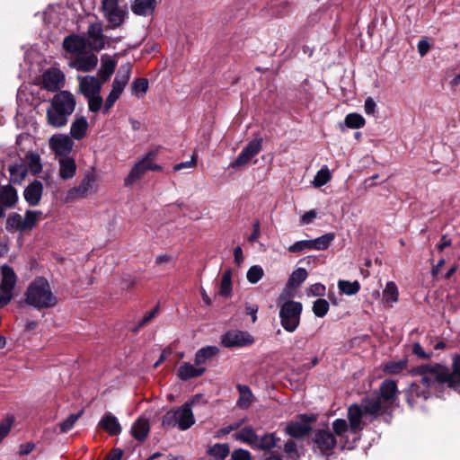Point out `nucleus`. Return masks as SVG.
Returning <instances> with one entry per match:
<instances>
[{
  "instance_id": "obj_1",
  "label": "nucleus",
  "mask_w": 460,
  "mask_h": 460,
  "mask_svg": "<svg viewBox=\"0 0 460 460\" xmlns=\"http://www.w3.org/2000/svg\"><path fill=\"white\" fill-rule=\"evenodd\" d=\"M397 385L394 380H385L379 388L364 396L360 403H353L348 408V420L350 432L356 434L363 430L367 421H373L378 416L390 411L397 400Z\"/></svg>"
},
{
  "instance_id": "obj_2",
  "label": "nucleus",
  "mask_w": 460,
  "mask_h": 460,
  "mask_svg": "<svg viewBox=\"0 0 460 460\" xmlns=\"http://www.w3.org/2000/svg\"><path fill=\"white\" fill-rule=\"evenodd\" d=\"M433 364H421L410 370L415 380L405 391L406 401L411 408H420L422 403L431 396V389L442 384V372Z\"/></svg>"
},
{
  "instance_id": "obj_3",
  "label": "nucleus",
  "mask_w": 460,
  "mask_h": 460,
  "mask_svg": "<svg viewBox=\"0 0 460 460\" xmlns=\"http://www.w3.org/2000/svg\"><path fill=\"white\" fill-rule=\"evenodd\" d=\"M76 101L75 96L68 91H59L50 101L47 110L48 124L53 128L65 127L68 118L75 111Z\"/></svg>"
},
{
  "instance_id": "obj_4",
  "label": "nucleus",
  "mask_w": 460,
  "mask_h": 460,
  "mask_svg": "<svg viewBox=\"0 0 460 460\" xmlns=\"http://www.w3.org/2000/svg\"><path fill=\"white\" fill-rule=\"evenodd\" d=\"M24 296L25 303L38 310L54 307L58 304L49 281L43 277H38L31 282Z\"/></svg>"
},
{
  "instance_id": "obj_5",
  "label": "nucleus",
  "mask_w": 460,
  "mask_h": 460,
  "mask_svg": "<svg viewBox=\"0 0 460 460\" xmlns=\"http://www.w3.org/2000/svg\"><path fill=\"white\" fill-rule=\"evenodd\" d=\"M192 402H185L181 407L167 411L162 419V426L166 429L178 427L181 430L190 429L195 419L191 411Z\"/></svg>"
},
{
  "instance_id": "obj_6",
  "label": "nucleus",
  "mask_w": 460,
  "mask_h": 460,
  "mask_svg": "<svg viewBox=\"0 0 460 460\" xmlns=\"http://www.w3.org/2000/svg\"><path fill=\"white\" fill-rule=\"evenodd\" d=\"M132 71V66L129 62H126L119 67L115 78L112 82L111 91L106 98L103 112H108L120 97L125 87L128 85Z\"/></svg>"
},
{
  "instance_id": "obj_7",
  "label": "nucleus",
  "mask_w": 460,
  "mask_h": 460,
  "mask_svg": "<svg viewBox=\"0 0 460 460\" xmlns=\"http://www.w3.org/2000/svg\"><path fill=\"white\" fill-rule=\"evenodd\" d=\"M102 11L107 22V29L115 30L122 27L128 17L126 6H120L119 0H102Z\"/></svg>"
},
{
  "instance_id": "obj_8",
  "label": "nucleus",
  "mask_w": 460,
  "mask_h": 460,
  "mask_svg": "<svg viewBox=\"0 0 460 460\" xmlns=\"http://www.w3.org/2000/svg\"><path fill=\"white\" fill-rule=\"evenodd\" d=\"M303 305L300 302L288 300L280 305L279 318L281 326L288 332H294L300 323Z\"/></svg>"
},
{
  "instance_id": "obj_9",
  "label": "nucleus",
  "mask_w": 460,
  "mask_h": 460,
  "mask_svg": "<svg viewBox=\"0 0 460 460\" xmlns=\"http://www.w3.org/2000/svg\"><path fill=\"white\" fill-rule=\"evenodd\" d=\"M156 151H149L139 161H137L125 178V186H130L140 180L148 171H162V167L155 163Z\"/></svg>"
},
{
  "instance_id": "obj_10",
  "label": "nucleus",
  "mask_w": 460,
  "mask_h": 460,
  "mask_svg": "<svg viewBox=\"0 0 460 460\" xmlns=\"http://www.w3.org/2000/svg\"><path fill=\"white\" fill-rule=\"evenodd\" d=\"M43 213L38 210H28L22 217L18 213H12L6 220V229L9 232H25L31 230L42 217Z\"/></svg>"
},
{
  "instance_id": "obj_11",
  "label": "nucleus",
  "mask_w": 460,
  "mask_h": 460,
  "mask_svg": "<svg viewBox=\"0 0 460 460\" xmlns=\"http://www.w3.org/2000/svg\"><path fill=\"white\" fill-rule=\"evenodd\" d=\"M17 276L13 268L4 264L1 267L0 308L7 305L13 297Z\"/></svg>"
},
{
  "instance_id": "obj_12",
  "label": "nucleus",
  "mask_w": 460,
  "mask_h": 460,
  "mask_svg": "<svg viewBox=\"0 0 460 460\" xmlns=\"http://www.w3.org/2000/svg\"><path fill=\"white\" fill-rule=\"evenodd\" d=\"M96 176L93 172L86 173L79 185L67 190L65 197L66 203H72L85 199L96 191Z\"/></svg>"
},
{
  "instance_id": "obj_13",
  "label": "nucleus",
  "mask_w": 460,
  "mask_h": 460,
  "mask_svg": "<svg viewBox=\"0 0 460 460\" xmlns=\"http://www.w3.org/2000/svg\"><path fill=\"white\" fill-rule=\"evenodd\" d=\"M335 234L333 233L325 234L320 237L313 240H301L288 247V251L292 253H299L304 251H324L326 250L334 240Z\"/></svg>"
},
{
  "instance_id": "obj_14",
  "label": "nucleus",
  "mask_w": 460,
  "mask_h": 460,
  "mask_svg": "<svg viewBox=\"0 0 460 460\" xmlns=\"http://www.w3.org/2000/svg\"><path fill=\"white\" fill-rule=\"evenodd\" d=\"M84 37L88 48L97 52L104 49L110 44L108 38L103 34L102 22L100 21L89 23Z\"/></svg>"
},
{
  "instance_id": "obj_15",
  "label": "nucleus",
  "mask_w": 460,
  "mask_h": 460,
  "mask_svg": "<svg viewBox=\"0 0 460 460\" xmlns=\"http://www.w3.org/2000/svg\"><path fill=\"white\" fill-rule=\"evenodd\" d=\"M314 449L323 456H331L337 445L335 435L329 429H316L312 438Z\"/></svg>"
},
{
  "instance_id": "obj_16",
  "label": "nucleus",
  "mask_w": 460,
  "mask_h": 460,
  "mask_svg": "<svg viewBox=\"0 0 460 460\" xmlns=\"http://www.w3.org/2000/svg\"><path fill=\"white\" fill-rule=\"evenodd\" d=\"M434 367H439L438 371L443 373L441 378L442 384L447 385V387L457 389L460 387V354L453 358L452 367L453 371H450L448 367L440 363L433 364Z\"/></svg>"
},
{
  "instance_id": "obj_17",
  "label": "nucleus",
  "mask_w": 460,
  "mask_h": 460,
  "mask_svg": "<svg viewBox=\"0 0 460 460\" xmlns=\"http://www.w3.org/2000/svg\"><path fill=\"white\" fill-rule=\"evenodd\" d=\"M254 340L247 332L240 330H230L225 332L220 342L225 348L244 347L253 343Z\"/></svg>"
},
{
  "instance_id": "obj_18",
  "label": "nucleus",
  "mask_w": 460,
  "mask_h": 460,
  "mask_svg": "<svg viewBox=\"0 0 460 460\" xmlns=\"http://www.w3.org/2000/svg\"><path fill=\"white\" fill-rule=\"evenodd\" d=\"M262 139L252 140L240 153L237 158L229 164V167L240 169L250 163L252 158L256 156L261 150Z\"/></svg>"
},
{
  "instance_id": "obj_19",
  "label": "nucleus",
  "mask_w": 460,
  "mask_h": 460,
  "mask_svg": "<svg viewBox=\"0 0 460 460\" xmlns=\"http://www.w3.org/2000/svg\"><path fill=\"white\" fill-rule=\"evenodd\" d=\"M74 142L66 134H55L49 138V147L58 156L66 157L73 149Z\"/></svg>"
},
{
  "instance_id": "obj_20",
  "label": "nucleus",
  "mask_w": 460,
  "mask_h": 460,
  "mask_svg": "<svg viewBox=\"0 0 460 460\" xmlns=\"http://www.w3.org/2000/svg\"><path fill=\"white\" fill-rule=\"evenodd\" d=\"M65 83L64 74L58 68L47 69L42 74L43 88L49 92H58L63 87Z\"/></svg>"
},
{
  "instance_id": "obj_21",
  "label": "nucleus",
  "mask_w": 460,
  "mask_h": 460,
  "mask_svg": "<svg viewBox=\"0 0 460 460\" xmlns=\"http://www.w3.org/2000/svg\"><path fill=\"white\" fill-rule=\"evenodd\" d=\"M98 64V58L95 54L90 52H83L70 61L71 67L80 72H90Z\"/></svg>"
},
{
  "instance_id": "obj_22",
  "label": "nucleus",
  "mask_w": 460,
  "mask_h": 460,
  "mask_svg": "<svg viewBox=\"0 0 460 460\" xmlns=\"http://www.w3.org/2000/svg\"><path fill=\"white\" fill-rule=\"evenodd\" d=\"M63 48L66 51L76 56L84 52L88 48L86 39L83 35L72 34L64 39Z\"/></svg>"
},
{
  "instance_id": "obj_23",
  "label": "nucleus",
  "mask_w": 460,
  "mask_h": 460,
  "mask_svg": "<svg viewBox=\"0 0 460 460\" xmlns=\"http://www.w3.org/2000/svg\"><path fill=\"white\" fill-rule=\"evenodd\" d=\"M80 92L86 96L101 93L102 82L99 78L91 75L78 76Z\"/></svg>"
},
{
  "instance_id": "obj_24",
  "label": "nucleus",
  "mask_w": 460,
  "mask_h": 460,
  "mask_svg": "<svg viewBox=\"0 0 460 460\" xmlns=\"http://www.w3.org/2000/svg\"><path fill=\"white\" fill-rule=\"evenodd\" d=\"M43 193V184L35 180L30 183L23 191V197L26 202L31 206H37L41 199Z\"/></svg>"
},
{
  "instance_id": "obj_25",
  "label": "nucleus",
  "mask_w": 460,
  "mask_h": 460,
  "mask_svg": "<svg viewBox=\"0 0 460 460\" xmlns=\"http://www.w3.org/2000/svg\"><path fill=\"white\" fill-rule=\"evenodd\" d=\"M206 371L204 367L192 365L188 362L182 363L178 370L177 376L183 381L201 376Z\"/></svg>"
},
{
  "instance_id": "obj_26",
  "label": "nucleus",
  "mask_w": 460,
  "mask_h": 460,
  "mask_svg": "<svg viewBox=\"0 0 460 460\" xmlns=\"http://www.w3.org/2000/svg\"><path fill=\"white\" fill-rule=\"evenodd\" d=\"M156 5V0H134L130 9L134 14L146 17L153 14Z\"/></svg>"
},
{
  "instance_id": "obj_27",
  "label": "nucleus",
  "mask_w": 460,
  "mask_h": 460,
  "mask_svg": "<svg viewBox=\"0 0 460 460\" xmlns=\"http://www.w3.org/2000/svg\"><path fill=\"white\" fill-rule=\"evenodd\" d=\"M150 431L149 421L146 418L140 416L131 427L132 436L138 441L146 440Z\"/></svg>"
},
{
  "instance_id": "obj_28",
  "label": "nucleus",
  "mask_w": 460,
  "mask_h": 460,
  "mask_svg": "<svg viewBox=\"0 0 460 460\" xmlns=\"http://www.w3.org/2000/svg\"><path fill=\"white\" fill-rule=\"evenodd\" d=\"M99 425L111 436L119 435L121 432V426L118 419L110 412L101 419Z\"/></svg>"
},
{
  "instance_id": "obj_29",
  "label": "nucleus",
  "mask_w": 460,
  "mask_h": 460,
  "mask_svg": "<svg viewBox=\"0 0 460 460\" xmlns=\"http://www.w3.org/2000/svg\"><path fill=\"white\" fill-rule=\"evenodd\" d=\"M59 163V176L63 180H68L75 175L76 164L72 157H60Z\"/></svg>"
},
{
  "instance_id": "obj_30",
  "label": "nucleus",
  "mask_w": 460,
  "mask_h": 460,
  "mask_svg": "<svg viewBox=\"0 0 460 460\" xmlns=\"http://www.w3.org/2000/svg\"><path fill=\"white\" fill-rule=\"evenodd\" d=\"M88 121L85 117L82 116L74 120L70 127L71 138L82 140L87 133Z\"/></svg>"
},
{
  "instance_id": "obj_31",
  "label": "nucleus",
  "mask_w": 460,
  "mask_h": 460,
  "mask_svg": "<svg viewBox=\"0 0 460 460\" xmlns=\"http://www.w3.org/2000/svg\"><path fill=\"white\" fill-rule=\"evenodd\" d=\"M219 353V349L217 346H206L197 350L195 354V365L200 366L206 364L209 359H212Z\"/></svg>"
},
{
  "instance_id": "obj_32",
  "label": "nucleus",
  "mask_w": 460,
  "mask_h": 460,
  "mask_svg": "<svg viewBox=\"0 0 460 460\" xmlns=\"http://www.w3.org/2000/svg\"><path fill=\"white\" fill-rule=\"evenodd\" d=\"M239 392V398L237 400V406L241 409H248L254 400V396L250 387L246 385H237L236 386Z\"/></svg>"
},
{
  "instance_id": "obj_33",
  "label": "nucleus",
  "mask_w": 460,
  "mask_h": 460,
  "mask_svg": "<svg viewBox=\"0 0 460 460\" xmlns=\"http://www.w3.org/2000/svg\"><path fill=\"white\" fill-rule=\"evenodd\" d=\"M17 191L11 185L0 187V201L5 207H12L17 201Z\"/></svg>"
},
{
  "instance_id": "obj_34",
  "label": "nucleus",
  "mask_w": 460,
  "mask_h": 460,
  "mask_svg": "<svg viewBox=\"0 0 460 460\" xmlns=\"http://www.w3.org/2000/svg\"><path fill=\"white\" fill-rule=\"evenodd\" d=\"M234 438L236 440L246 443L252 447H253V444L258 441V436L255 430L250 426L244 427L240 431L234 434Z\"/></svg>"
},
{
  "instance_id": "obj_35",
  "label": "nucleus",
  "mask_w": 460,
  "mask_h": 460,
  "mask_svg": "<svg viewBox=\"0 0 460 460\" xmlns=\"http://www.w3.org/2000/svg\"><path fill=\"white\" fill-rule=\"evenodd\" d=\"M311 428L306 423L291 422L286 428V432L292 438H300L308 434Z\"/></svg>"
},
{
  "instance_id": "obj_36",
  "label": "nucleus",
  "mask_w": 460,
  "mask_h": 460,
  "mask_svg": "<svg viewBox=\"0 0 460 460\" xmlns=\"http://www.w3.org/2000/svg\"><path fill=\"white\" fill-rule=\"evenodd\" d=\"M232 294V270L226 269L219 283L218 295L224 297H230Z\"/></svg>"
},
{
  "instance_id": "obj_37",
  "label": "nucleus",
  "mask_w": 460,
  "mask_h": 460,
  "mask_svg": "<svg viewBox=\"0 0 460 460\" xmlns=\"http://www.w3.org/2000/svg\"><path fill=\"white\" fill-rule=\"evenodd\" d=\"M148 80L144 77L135 79L131 84V93L137 98H143L148 90Z\"/></svg>"
},
{
  "instance_id": "obj_38",
  "label": "nucleus",
  "mask_w": 460,
  "mask_h": 460,
  "mask_svg": "<svg viewBox=\"0 0 460 460\" xmlns=\"http://www.w3.org/2000/svg\"><path fill=\"white\" fill-rule=\"evenodd\" d=\"M398 288L394 282L389 281L386 283L385 288L383 291V300L392 306L394 303L398 300Z\"/></svg>"
},
{
  "instance_id": "obj_39",
  "label": "nucleus",
  "mask_w": 460,
  "mask_h": 460,
  "mask_svg": "<svg viewBox=\"0 0 460 460\" xmlns=\"http://www.w3.org/2000/svg\"><path fill=\"white\" fill-rule=\"evenodd\" d=\"M278 438L273 433L265 434L262 437L258 436V441L253 444V447L261 450H270L275 447Z\"/></svg>"
},
{
  "instance_id": "obj_40",
  "label": "nucleus",
  "mask_w": 460,
  "mask_h": 460,
  "mask_svg": "<svg viewBox=\"0 0 460 460\" xmlns=\"http://www.w3.org/2000/svg\"><path fill=\"white\" fill-rule=\"evenodd\" d=\"M116 62L111 58L102 59V66L99 69L98 75L102 82L107 81L114 73L116 68Z\"/></svg>"
},
{
  "instance_id": "obj_41",
  "label": "nucleus",
  "mask_w": 460,
  "mask_h": 460,
  "mask_svg": "<svg viewBox=\"0 0 460 460\" xmlns=\"http://www.w3.org/2000/svg\"><path fill=\"white\" fill-rule=\"evenodd\" d=\"M230 453L228 444H216L208 449L210 459L225 460Z\"/></svg>"
},
{
  "instance_id": "obj_42",
  "label": "nucleus",
  "mask_w": 460,
  "mask_h": 460,
  "mask_svg": "<svg viewBox=\"0 0 460 460\" xmlns=\"http://www.w3.org/2000/svg\"><path fill=\"white\" fill-rule=\"evenodd\" d=\"M307 271L304 268L294 270L288 278V286L290 288L299 287L307 278Z\"/></svg>"
},
{
  "instance_id": "obj_43",
  "label": "nucleus",
  "mask_w": 460,
  "mask_h": 460,
  "mask_svg": "<svg viewBox=\"0 0 460 460\" xmlns=\"http://www.w3.org/2000/svg\"><path fill=\"white\" fill-rule=\"evenodd\" d=\"M332 433L335 437L341 438H345L348 431H350L349 422L348 423L344 419H336L332 423Z\"/></svg>"
},
{
  "instance_id": "obj_44",
  "label": "nucleus",
  "mask_w": 460,
  "mask_h": 460,
  "mask_svg": "<svg viewBox=\"0 0 460 460\" xmlns=\"http://www.w3.org/2000/svg\"><path fill=\"white\" fill-rule=\"evenodd\" d=\"M338 288L345 295L353 296L359 291L360 285L358 280H355L353 282H350L349 280H339Z\"/></svg>"
},
{
  "instance_id": "obj_45",
  "label": "nucleus",
  "mask_w": 460,
  "mask_h": 460,
  "mask_svg": "<svg viewBox=\"0 0 460 460\" xmlns=\"http://www.w3.org/2000/svg\"><path fill=\"white\" fill-rule=\"evenodd\" d=\"M408 359L402 358L398 361H389L385 364L384 370L389 374L396 375L407 367Z\"/></svg>"
},
{
  "instance_id": "obj_46",
  "label": "nucleus",
  "mask_w": 460,
  "mask_h": 460,
  "mask_svg": "<svg viewBox=\"0 0 460 460\" xmlns=\"http://www.w3.org/2000/svg\"><path fill=\"white\" fill-rule=\"evenodd\" d=\"M344 123L349 128H360L365 125V119L358 113H349L345 117Z\"/></svg>"
},
{
  "instance_id": "obj_47",
  "label": "nucleus",
  "mask_w": 460,
  "mask_h": 460,
  "mask_svg": "<svg viewBox=\"0 0 460 460\" xmlns=\"http://www.w3.org/2000/svg\"><path fill=\"white\" fill-rule=\"evenodd\" d=\"M83 411L70 414L64 421L58 424L60 432L66 433L68 432L77 421V420L81 417Z\"/></svg>"
},
{
  "instance_id": "obj_48",
  "label": "nucleus",
  "mask_w": 460,
  "mask_h": 460,
  "mask_svg": "<svg viewBox=\"0 0 460 460\" xmlns=\"http://www.w3.org/2000/svg\"><path fill=\"white\" fill-rule=\"evenodd\" d=\"M331 180V173L327 166H323L319 170L314 179V185L315 187H322Z\"/></svg>"
},
{
  "instance_id": "obj_49",
  "label": "nucleus",
  "mask_w": 460,
  "mask_h": 460,
  "mask_svg": "<svg viewBox=\"0 0 460 460\" xmlns=\"http://www.w3.org/2000/svg\"><path fill=\"white\" fill-rule=\"evenodd\" d=\"M263 274L264 272L261 266L253 265L248 270L246 278L251 284H256L263 277Z\"/></svg>"
},
{
  "instance_id": "obj_50",
  "label": "nucleus",
  "mask_w": 460,
  "mask_h": 460,
  "mask_svg": "<svg viewBox=\"0 0 460 460\" xmlns=\"http://www.w3.org/2000/svg\"><path fill=\"white\" fill-rule=\"evenodd\" d=\"M329 307L327 300L319 298L314 303L313 312L317 317H323L327 314Z\"/></svg>"
},
{
  "instance_id": "obj_51",
  "label": "nucleus",
  "mask_w": 460,
  "mask_h": 460,
  "mask_svg": "<svg viewBox=\"0 0 460 460\" xmlns=\"http://www.w3.org/2000/svg\"><path fill=\"white\" fill-rule=\"evenodd\" d=\"M85 98L88 100V107L90 111L97 112L101 110L103 101L100 93L86 96Z\"/></svg>"
},
{
  "instance_id": "obj_52",
  "label": "nucleus",
  "mask_w": 460,
  "mask_h": 460,
  "mask_svg": "<svg viewBox=\"0 0 460 460\" xmlns=\"http://www.w3.org/2000/svg\"><path fill=\"white\" fill-rule=\"evenodd\" d=\"M14 422L13 417H8L0 423V443L9 434Z\"/></svg>"
},
{
  "instance_id": "obj_53",
  "label": "nucleus",
  "mask_w": 460,
  "mask_h": 460,
  "mask_svg": "<svg viewBox=\"0 0 460 460\" xmlns=\"http://www.w3.org/2000/svg\"><path fill=\"white\" fill-rule=\"evenodd\" d=\"M412 353L421 359H429L433 355L432 352H429V353L425 352L422 346L419 342L413 343Z\"/></svg>"
},
{
  "instance_id": "obj_54",
  "label": "nucleus",
  "mask_w": 460,
  "mask_h": 460,
  "mask_svg": "<svg viewBox=\"0 0 460 460\" xmlns=\"http://www.w3.org/2000/svg\"><path fill=\"white\" fill-rule=\"evenodd\" d=\"M231 458L232 460H251L252 456L248 450L238 448L232 452Z\"/></svg>"
},
{
  "instance_id": "obj_55",
  "label": "nucleus",
  "mask_w": 460,
  "mask_h": 460,
  "mask_svg": "<svg viewBox=\"0 0 460 460\" xmlns=\"http://www.w3.org/2000/svg\"><path fill=\"white\" fill-rule=\"evenodd\" d=\"M11 177L15 181L22 180L26 175V170L24 168H18L16 166H12L9 169Z\"/></svg>"
},
{
  "instance_id": "obj_56",
  "label": "nucleus",
  "mask_w": 460,
  "mask_h": 460,
  "mask_svg": "<svg viewBox=\"0 0 460 460\" xmlns=\"http://www.w3.org/2000/svg\"><path fill=\"white\" fill-rule=\"evenodd\" d=\"M196 164H197L196 156L192 155L191 159L190 161L176 164L173 166V171L177 172V171H181L182 169L194 168L196 166Z\"/></svg>"
},
{
  "instance_id": "obj_57",
  "label": "nucleus",
  "mask_w": 460,
  "mask_h": 460,
  "mask_svg": "<svg viewBox=\"0 0 460 460\" xmlns=\"http://www.w3.org/2000/svg\"><path fill=\"white\" fill-rule=\"evenodd\" d=\"M261 236V224L260 221L257 219L254 221L252 225V232L248 237V242L250 243H255Z\"/></svg>"
},
{
  "instance_id": "obj_58",
  "label": "nucleus",
  "mask_w": 460,
  "mask_h": 460,
  "mask_svg": "<svg viewBox=\"0 0 460 460\" xmlns=\"http://www.w3.org/2000/svg\"><path fill=\"white\" fill-rule=\"evenodd\" d=\"M325 292V287L323 284L315 283L309 288L308 294L313 296H323Z\"/></svg>"
},
{
  "instance_id": "obj_59",
  "label": "nucleus",
  "mask_w": 460,
  "mask_h": 460,
  "mask_svg": "<svg viewBox=\"0 0 460 460\" xmlns=\"http://www.w3.org/2000/svg\"><path fill=\"white\" fill-rule=\"evenodd\" d=\"M376 102L370 97L367 98L364 105L365 112L368 115H373L376 111Z\"/></svg>"
},
{
  "instance_id": "obj_60",
  "label": "nucleus",
  "mask_w": 460,
  "mask_h": 460,
  "mask_svg": "<svg viewBox=\"0 0 460 460\" xmlns=\"http://www.w3.org/2000/svg\"><path fill=\"white\" fill-rule=\"evenodd\" d=\"M284 450L291 457L297 456L296 445L293 440H288L284 445Z\"/></svg>"
},
{
  "instance_id": "obj_61",
  "label": "nucleus",
  "mask_w": 460,
  "mask_h": 460,
  "mask_svg": "<svg viewBox=\"0 0 460 460\" xmlns=\"http://www.w3.org/2000/svg\"><path fill=\"white\" fill-rule=\"evenodd\" d=\"M316 217V213L314 210H310L305 212L302 217L301 222L302 224L308 225L310 224L314 218Z\"/></svg>"
},
{
  "instance_id": "obj_62",
  "label": "nucleus",
  "mask_w": 460,
  "mask_h": 460,
  "mask_svg": "<svg viewBox=\"0 0 460 460\" xmlns=\"http://www.w3.org/2000/svg\"><path fill=\"white\" fill-rule=\"evenodd\" d=\"M123 452L119 448H114L111 452L107 455L104 460H121Z\"/></svg>"
},
{
  "instance_id": "obj_63",
  "label": "nucleus",
  "mask_w": 460,
  "mask_h": 460,
  "mask_svg": "<svg viewBox=\"0 0 460 460\" xmlns=\"http://www.w3.org/2000/svg\"><path fill=\"white\" fill-rule=\"evenodd\" d=\"M429 50V44L427 40H420L418 43V51L421 57H424Z\"/></svg>"
},
{
  "instance_id": "obj_64",
  "label": "nucleus",
  "mask_w": 460,
  "mask_h": 460,
  "mask_svg": "<svg viewBox=\"0 0 460 460\" xmlns=\"http://www.w3.org/2000/svg\"><path fill=\"white\" fill-rule=\"evenodd\" d=\"M234 261L238 265L243 261V254L240 246L235 247L234 250Z\"/></svg>"
}]
</instances>
